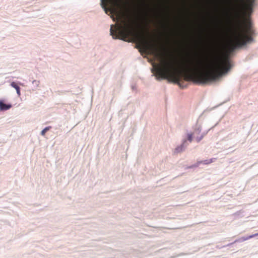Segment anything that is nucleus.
<instances>
[{"label":"nucleus","instance_id":"f257e3e1","mask_svg":"<svg viewBox=\"0 0 258 258\" xmlns=\"http://www.w3.org/2000/svg\"><path fill=\"white\" fill-rule=\"evenodd\" d=\"M232 67L233 64L229 58L225 57L206 66L205 72L197 65L188 70L197 77L200 84L205 85L220 81L222 77L228 74Z\"/></svg>","mask_w":258,"mask_h":258},{"label":"nucleus","instance_id":"f03ea898","mask_svg":"<svg viewBox=\"0 0 258 258\" xmlns=\"http://www.w3.org/2000/svg\"><path fill=\"white\" fill-rule=\"evenodd\" d=\"M252 21H248V26L243 27L238 25L232 34V41L230 49L232 52L236 50L246 47L248 44L254 41V38L251 36L254 33V31L251 28Z\"/></svg>","mask_w":258,"mask_h":258},{"label":"nucleus","instance_id":"7ed1b4c3","mask_svg":"<svg viewBox=\"0 0 258 258\" xmlns=\"http://www.w3.org/2000/svg\"><path fill=\"white\" fill-rule=\"evenodd\" d=\"M114 25L111 24L110 28V35L113 39H119L125 41L127 36L132 33V29L124 21H121L119 25L115 26V30H113Z\"/></svg>","mask_w":258,"mask_h":258},{"label":"nucleus","instance_id":"20e7f679","mask_svg":"<svg viewBox=\"0 0 258 258\" xmlns=\"http://www.w3.org/2000/svg\"><path fill=\"white\" fill-rule=\"evenodd\" d=\"M156 79L158 81L168 80L175 75L174 69L170 64H164L162 68H157L156 70Z\"/></svg>","mask_w":258,"mask_h":258},{"label":"nucleus","instance_id":"39448f33","mask_svg":"<svg viewBox=\"0 0 258 258\" xmlns=\"http://www.w3.org/2000/svg\"><path fill=\"white\" fill-rule=\"evenodd\" d=\"M215 160V158H212L210 159H206L204 160H201L198 161L196 163L189 166H187L185 169H191L194 168H196L198 167L201 164H203L205 165L209 164L214 161V160Z\"/></svg>","mask_w":258,"mask_h":258},{"label":"nucleus","instance_id":"423d86ee","mask_svg":"<svg viewBox=\"0 0 258 258\" xmlns=\"http://www.w3.org/2000/svg\"><path fill=\"white\" fill-rule=\"evenodd\" d=\"M232 16L236 20H238V18L240 16L241 14V7L238 4L236 3L235 6L233 8L232 10Z\"/></svg>","mask_w":258,"mask_h":258},{"label":"nucleus","instance_id":"0eeeda50","mask_svg":"<svg viewBox=\"0 0 258 258\" xmlns=\"http://www.w3.org/2000/svg\"><path fill=\"white\" fill-rule=\"evenodd\" d=\"M188 144L186 142V140H183L182 143L180 146H177L174 150V154H178L184 151L185 148L188 146Z\"/></svg>","mask_w":258,"mask_h":258},{"label":"nucleus","instance_id":"6e6552de","mask_svg":"<svg viewBox=\"0 0 258 258\" xmlns=\"http://www.w3.org/2000/svg\"><path fill=\"white\" fill-rule=\"evenodd\" d=\"M12 107L11 103H6L3 99H0V111H4L10 109Z\"/></svg>","mask_w":258,"mask_h":258},{"label":"nucleus","instance_id":"1a4fd4ad","mask_svg":"<svg viewBox=\"0 0 258 258\" xmlns=\"http://www.w3.org/2000/svg\"><path fill=\"white\" fill-rule=\"evenodd\" d=\"M19 84L21 85H23L22 83H20L19 82H15L13 81L11 83V86L14 88H15L16 90L17 94L19 97L21 96V88L19 86Z\"/></svg>","mask_w":258,"mask_h":258},{"label":"nucleus","instance_id":"9d476101","mask_svg":"<svg viewBox=\"0 0 258 258\" xmlns=\"http://www.w3.org/2000/svg\"><path fill=\"white\" fill-rule=\"evenodd\" d=\"M256 235H258V233H255L254 234H252V235H250L248 236H247V237H242L239 239H236L234 242H233L232 243H229L228 244H227V246H229L230 245H232V244L234 243H236L237 242H243L245 240H247L250 238H253L254 237V236H256Z\"/></svg>","mask_w":258,"mask_h":258},{"label":"nucleus","instance_id":"9b49d317","mask_svg":"<svg viewBox=\"0 0 258 258\" xmlns=\"http://www.w3.org/2000/svg\"><path fill=\"white\" fill-rule=\"evenodd\" d=\"M150 52L155 57H158L161 56V54L157 50L156 47L152 46L151 48L149 46L147 47Z\"/></svg>","mask_w":258,"mask_h":258},{"label":"nucleus","instance_id":"f8f14e48","mask_svg":"<svg viewBox=\"0 0 258 258\" xmlns=\"http://www.w3.org/2000/svg\"><path fill=\"white\" fill-rule=\"evenodd\" d=\"M198 120L194 127V134L199 135L202 131V126L198 123Z\"/></svg>","mask_w":258,"mask_h":258},{"label":"nucleus","instance_id":"ddd939ff","mask_svg":"<svg viewBox=\"0 0 258 258\" xmlns=\"http://www.w3.org/2000/svg\"><path fill=\"white\" fill-rule=\"evenodd\" d=\"M104 0H100V6L103 11H104L105 13L108 15H109V14L111 12V10L110 9H108L106 5H105L104 3Z\"/></svg>","mask_w":258,"mask_h":258},{"label":"nucleus","instance_id":"4468645a","mask_svg":"<svg viewBox=\"0 0 258 258\" xmlns=\"http://www.w3.org/2000/svg\"><path fill=\"white\" fill-rule=\"evenodd\" d=\"M213 127H214V126L212 127L211 128H209V130H208L207 131L203 132L202 133V134L201 135V136L197 137L196 138V141L198 143H199L204 138V137L208 133V132L210 131V130L211 128H212Z\"/></svg>","mask_w":258,"mask_h":258},{"label":"nucleus","instance_id":"2eb2a0df","mask_svg":"<svg viewBox=\"0 0 258 258\" xmlns=\"http://www.w3.org/2000/svg\"><path fill=\"white\" fill-rule=\"evenodd\" d=\"M193 134L194 133H188L187 134V138L185 139L187 141H188L189 142H191L193 140Z\"/></svg>","mask_w":258,"mask_h":258},{"label":"nucleus","instance_id":"dca6fc26","mask_svg":"<svg viewBox=\"0 0 258 258\" xmlns=\"http://www.w3.org/2000/svg\"><path fill=\"white\" fill-rule=\"evenodd\" d=\"M51 128L50 126H46L44 128H43L41 132V135L44 136L47 132H48L50 128Z\"/></svg>","mask_w":258,"mask_h":258},{"label":"nucleus","instance_id":"f3484780","mask_svg":"<svg viewBox=\"0 0 258 258\" xmlns=\"http://www.w3.org/2000/svg\"><path fill=\"white\" fill-rule=\"evenodd\" d=\"M32 83L34 86V89L35 90L39 86V81L38 80H34L32 81Z\"/></svg>","mask_w":258,"mask_h":258},{"label":"nucleus","instance_id":"a211bd4d","mask_svg":"<svg viewBox=\"0 0 258 258\" xmlns=\"http://www.w3.org/2000/svg\"><path fill=\"white\" fill-rule=\"evenodd\" d=\"M248 10L251 14H252L254 11V7L252 6H248Z\"/></svg>","mask_w":258,"mask_h":258},{"label":"nucleus","instance_id":"6ab92c4d","mask_svg":"<svg viewBox=\"0 0 258 258\" xmlns=\"http://www.w3.org/2000/svg\"><path fill=\"white\" fill-rule=\"evenodd\" d=\"M248 6H252L253 7H254L255 6V0H251V2L249 4Z\"/></svg>","mask_w":258,"mask_h":258},{"label":"nucleus","instance_id":"aec40b11","mask_svg":"<svg viewBox=\"0 0 258 258\" xmlns=\"http://www.w3.org/2000/svg\"><path fill=\"white\" fill-rule=\"evenodd\" d=\"M132 88L133 90H135L136 89V86L135 85H132Z\"/></svg>","mask_w":258,"mask_h":258},{"label":"nucleus","instance_id":"412c9836","mask_svg":"<svg viewBox=\"0 0 258 258\" xmlns=\"http://www.w3.org/2000/svg\"><path fill=\"white\" fill-rule=\"evenodd\" d=\"M186 86L185 85V86H183V87L180 86V87H181V88H185V87H186Z\"/></svg>","mask_w":258,"mask_h":258}]
</instances>
